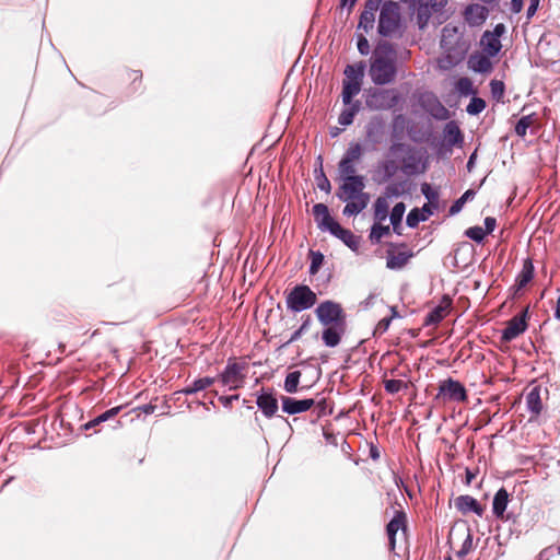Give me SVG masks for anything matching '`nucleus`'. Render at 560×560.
<instances>
[{
    "label": "nucleus",
    "instance_id": "nucleus-63",
    "mask_svg": "<svg viewBox=\"0 0 560 560\" xmlns=\"http://www.w3.org/2000/svg\"><path fill=\"white\" fill-rule=\"evenodd\" d=\"M438 112L431 113V115L439 120H445L448 118V110L435 98Z\"/></svg>",
    "mask_w": 560,
    "mask_h": 560
},
{
    "label": "nucleus",
    "instance_id": "nucleus-45",
    "mask_svg": "<svg viewBox=\"0 0 560 560\" xmlns=\"http://www.w3.org/2000/svg\"><path fill=\"white\" fill-rule=\"evenodd\" d=\"M308 256L311 259V262L308 266V273L311 276H315L319 271V269L322 268V266L324 264L325 255L320 250L310 249Z\"/></svg>",
    "mask_w": 560,
    "mask_h": 560
},
{
    "label": "nucleus",
    "instance_id": "nucleus-7",
    "mask_svg": "<svg viewBox=\"0 0 560 560\" xmlns=\"http://www.w3.org/2000/svg\"><path fill=\"white\" fill-rule=\"evenodd\" d=\"M386 120L382 115L372 116L364 126L365 144L369 151H375L386 135Z\"/></svg>",
    "mask_w": 560,
    "mask_h": 560
},
{
    "label": "nucleus",
    "instance_id": "nucleus-49",
    "mask_svg": "<svg viewBox=\"0 0 560 560\" xmlns=\"http://www.w3.org/2000/svg\"><path fill=\"white\" fill-rule=\"evenodd\" d=\"M464 235L474 241L477 244H482L487 237L482 228L479 225H474L465 230Z\"/></svg>",
    "mask_w": 560,
    "mask_h": 560
},
{
    "label": "nucleus",
    "instance_id": "nucleus-1",
    "mask_svg": "<svg viewBox=\"0 0 560 560\" xmlns=\"http://www.w3.org/2000/svg\"><path fill=\"white\" fill-rule=\"evenodd\" d=\"M315 315L319 324L324 326L323 343L328 348L339 346L347 329V314L341 304L332 300H325L315 308Z\"/></svg>",
    "mask_w": 560,
    "mask_h": 560
},
{
    "label": "nucleus",
    "instance_id": "nucleus-55",
    "mask_svg": "<svg viewBox=\"0 0 560 560\" xmlns=\"http://www.w3.org/2000/svg\"><path fill=\"white\" fill-rule=\"evenodd\" d=\"M404 195V190L399 189V185L396 182H390L384 189V196L386 199L399 198Z\"/></svg>",
    "mask_w": 560,
    "mask_h": 560
},
{
    "label": "nucleus",
    "instance_id": "nucleus-42",
    "mask_svg": "<svg viewBox=\"0 0 560 560\" xmlns=\"http://www.w3.org/2000/svg\"><path fill=\"white\" fill-rule=\"evenodd\" d=\"M390 229L388 225H383L381 222H374L371 226L369 238L372 244L381 243L384 236L389 235Z\"/></svg>",
    "mask_w": 560,
    "mask_h": 560
},
{
    "label": "nucleus",
    "instance_id": "nucleus-24",
    "mask_svg": "<svg viewBox=\"0 0 560 560\" xmlns=\"http://www.w3.org/2000/svg\"><path fill=\"white\" fill-rule=\"evenodd\" d=\"M434 212V210L424 205L421 208L415 207L407 214L406 225L409 229H416L421 222L429 220Z\"/></svg>",
    "mask_w": 560,
    "mask_h": 560
},
{
    "label": "nucleus",
    "instance_id": "nucleus-47",
    "mask_svg": "<svg viewBox=\"0 0 560 560\" xmlns=\"http://www.w3.org/2000/svg\"><path fill=\"white\" fill-rule=\"evenodd\" d=\"M314 178L316 186L319 190L329 194L331 191V184L327 178L324 168H314Z\"/></svg>",
    "mask_w": 560,
    "mask_h": 560
},
{
    "label": "nucleus",
    "instance_id": "nucleus-39",
    "mask_svg": "<svg viewBox=\"0 0 560 560\" xmlns=\"http://www.w3.org/2000/svg\"><path fill=\"white\" fill-rule=\"evenodd\" d=\"M338 173L340 180L350 179L353 177H363L362 175L357 174L355 163L341 159L338 163Z\"/></svg>",
    "mask_w": 560,
    "mask_h": 560
},
{
    "label": "nucleus",
    "instance_id": "nucleus-33",
    "mask_svg": "<svg viewBox=\"0 0 560 560\" xmlns=\"http://www.w3.org/2000/svg\"><path fill=\"white\" fill-rule=\"evenodd\" d=\"M406 117L402 114L395 115L390 124L392 141H401L406 128Z\"/></svg>",
    "mask_w": 560,
    "mask_h": 560
},
{
    "label": "nucleus",
    "instance_id": "nucleus-29",
    "mask_svg": "<svg viewBox=\"0 0 560 560\" xmlns=\"http://www.w3.org/2000/svg\"><path fill=\"white\" fill-rule=\"evenodd\" d=\"M421 194L427 199L424 206L430 209L438 211L440 207V192L436 188H433L429 183H422L420 185Z\"/></svg>",
    "mask_w": 560,
    "mask_h": 560
},
{
    "label": "nucleus",
    "instance_id": "nucleus-15",
    "mask_svg": "<svg viewBox=\"0 0 560 560\" xmlns=\"http://www.w3.org/2000/svg\"><path fill=\"white\" fill-rule=\"evenodd\" d=\"M399 529L402 532L407 530V515L402 510H396L386 525V535L390 550H395L396 536Z\"/></svg>",
    "mask_w": 560,
    "mask_h": 560
},
{
    "label": "nucleus",
    "instance_id": "nucleus-58",
    "mask_svg": "<svg viewBox=\"0 0 560 560\" xmlns=\"http://www.w3.org/2000/svg\"><path fill=\"white\" fill-rule=\"evenodd\" d=\"M390 324H392L390 318H387V317L382 318L375 326L373 336H376V335L381 336V335L385 334L388 330Z\"/></svg>",
    "mask_w": 560,
    "mask_h": 560
},
{
    "label": "nucleus",
    "instance_id": "nucleus-22",
    "mask_svg": "<svg viewBox=\"0 0 560 560\" xmlns=\"http://www.w3.org/2000/svg\"><path fill=\"white\" fill-rule=\"evenodd\" d=\"M489 10L486 5L472 3L464 10V16L470 26H478L487 20Z\"/></svg>",
    "mask_w": 560,
    "mask_h": 560
},
{
    "label": "nucleus",
    "instance_id": "nucleus-57",
    "mask_svg": "<svg viewBox=\"0 0 560 560\" xmlns=\"http://www.w3.org/2000/svg\"><path fill=\"white\" fill-rule=\"evenodd\" d=\"M472 548V535L470 532H468L466 538L464 539L462 546H460V549L457 551V557L458 558H464L466 557L469 551L471 550Z\"/></svg>",
    "mask_w": 560,
    "mask_h": 560
},
{
    "label": "nucleus",
    "instance_id": "nucleus-60",
    "mask_svg": "<svg viewBox=\"0 0 560 560\" xmlns=\"http://www.w3.org/2000/svg\"><path fill=\"white\" fill-rule=\"evenodd\" d=\"M315 409L317 411V417H323L331 413V410H328L327 400L322 398L319 401H315Z\"/></svg>",
    "mask_w": 560,
    "mask_h": 560
},
{
    "label": "nucleus",
    "instance_id": "nucleus-16",
    "mask_svg": "<svg viewBox=\"0 0 560 560\" xmlns=\"http://www.w3.org/2000/svg\"><path fill=\"white\" fill-rule=\"evenodd\" d=\"M314 406L315 399L313 398L296 399L290 396H281L282 412L290 416L305 412Z\"/></svg>",
    "mask_w": 560,
    "mask_h": 560
},
{
    "label": "nucleus",
    "instance_id": "nucleus-59",
    "mask_svg": "<svg viewBox=\"0 0 560 560\" xmlns=\"http://www.w3.org/2000/svg\"><path fill=\"white\" fill-rule=\"evenodd\" d=\"M497 228V219L494 217H486L485 220H483V232L486 233V235H490L493 233V231L495 230Z\"/></svg>",
    "mask_w": 560,
    "mask_h": 560
},
{
    "label": "nucleus",
    "instance_id": "nucleus-35",
    "mask_svg": "<svg viewBox=\"0 0 560 560\" xmlns=\"http://www.w3.org/2000/svg\"><path fill=\"white\" fill-rule=\"evenodd\" d=\"M375 222H383L389 217V205L386 197H377L373 203Z\"/></svg>",
    "mask_w": 560,
    "mask_h": 560
},
{
    "label": "nucleus",
    "instance_id": "nucleus-17",
    "mask_svg": "<svg viewBox=\"0 0 560 560\" xmlns=\"http://www.w3.org/2000/svg\"><path fill=\"white\" fill-rule=\"evenodd\" d=\"M453 300L448 294H443L440 303L434 306L424 317L423 326H436L445 316V312L452 307Z\"/></svg>",
    "mask_w": 560,
    "mask_h": 560
},
{
    "label": "nucleus",
    "instance_id": "nucleus-44",
    "mask_svg": "<svg viewBox=\"0 0 560 560\" xmlns=\"http://www.w3.org/2000/svg\"><path fill=\"white\" fill-rule=\"evenodd\" d=\"M418 4L419 5H418L417 20H418L419 28L422 30L428 24V21L431 18L433 11L431 10V7L429 5L428 0H419Z\"/></svg>",
    "mask_w": 560,
    "mask_h": 560
},
{
    "label": "nucleus",
    "instance_id": "nucleus-62",
    "mask_svg": "<svg viewBox=\"0 0 560 560\" xmlns=\"http://www.w3.org/2000/svg\"><path fill=\"white\" fill-rule=\"evenodd\" d=\"M506 27L503 23H498L494 25L492 31H485L486 36L493 35L501 39V37L505 34Z\"/></svg>",
    "mask_w": 560,
    "mask_h": 560
},
{
    "label": "nucleus",
    "instance_id": "nucleus-51",
    "mask_svg": "<svg viewBox=\"0 0 560 560\" xmlns=\"http://www.w3.org/2000/svg\"><path fill=\"white\" fill-rule=\"evenodd\" d=\"M408 387L407 383L401 380L389 378L384 381V389L387 394L394 395L400 392L401 389H406Z\"/></svg>",
    "mask_w": 560,
    "mask_h": 560
},
{
    "label": "nucleus",
    "instance_id": "nucleus-32",
    "mask_svg": "<svg viewBox=\"0 0 560 560\" xmlns=\"http://www.w3.org/2000/svg\"><path fill=\"white\" fill-rule=\"evenodd\" d=\"M480 44L485 47L486 54L490 57H497L502 49L501 39L493 35H488L483 33L481 35Z\"/></svg>",
    "mask_w": 560,
    "mask_h": 560
},
{
    "label": "nucleus",
    "instance_id": "nucleus-18",
    "mask_svg": "<svg viewBox=\"0 0 560 560\" xmlns=\"http://www.w3.org/2000/svg\"><path fill=\"white\" fill-rule=\"evenodd\" d=\"M244 369L245 363L235 362L232 358H230L223 371L219 373L218 380L222 383V385H230L233 381L243 382L244 375L242 372Z\"/></svg>",
    "mask_w": 560,
    "mask_h": 560
},
{
    "label": "nucleus",
    "instance_id": "nucleus-12",
    "mask_svg": "<svg viewBox=\"0 0 560 560\" xmlns=\"http://www.w3.org/2000/svg\"><path fill=\"white\" fill-rule=\"evenodd\" d=\"M312 212L317 225V229L322 232H328L330 235L340 224L329 212V208L325 203H315L312 208Z\"/></svg>",
    "mask_w": 560,
    "mask_h": 560
},
{
    "label": "nucleus",
    "instance_id": "nucleus-4",
    "mask_svg": "<svg viewBox=\"0 0 560 560\" xmlns=\"http://www.w3.org/2000/svg\"><path fill=\"white\" fill-rule=\"evenodd\" d=\"M365 106L370 110H388L400 101V95L395 89L369 88L364 91Z\"/></svg>",
    "mask_w": 560,
    "mask_h": 560
},
{
    "label": "nucleus",
    "instance_id": "nucleus-27",
    "mask_svg": "<svg viewBox=\"0 0 560 560\" xmlns=\"http://www.w3.org/2000/svg\"><path fill=\"white\" fill-rule=\"evenodd\" d=\"M366 69V65L364 61H358L353 65H347L343 71L345 79L343 81L348 82H359L363 84L364 72Z\"/></svg>",
    "mask_w": 560,
    "mask_h": 560
},
{
    "label": "nucleus",
    "instance_id": "nucleus-10",
    "mask_svg": "<svg viewBox=\"0 0 560 560\" xmlns=\"http://www.w3.org/2000/svg\"><path fill=\"white\" fill-rule=\"evenodd\" d=\"M443 397L456 402L466 401L468 398L466 387L457 380L448 377L439 385L436 398Z\"/></svg>",
    "mask_w": 560,
    "mask_h": 560
},
{
    "label": "nucleus",
    "instance_id": "nucleus-61",
    "mask_svg": "<svg viewBox=\"0 0 560 560\" xmlns=\"http://www.w3.org/2000/svg\"><path fill=\"white\" fill-rule=\"evenodd\" d=\"M238 399H240L238 394L228 395V396L226 395L219 396V401L226 409H230L232 407L233 401L238 400Z\"/></svg>",
    "mask_w": 560,
    "mask_h": 560
},
{
    "label": "nucleus",
    "instance_id": "nucleus-23",
    "mask_svg": "<svg viewBox=\"0 0 560 560\" xmlns=\"http://www.w3.org/2000/svg\"><path fill=\"white\" fill-rule=\"evenodd\" d=\"M490 56L480 52L472 54L468 59V67L476 73L488 74L492 71L493 65Z\"/></svg>",
    "mask_w": 560,
    "mask_h": 560
},
{
    "label": "nucleus",
    "instance_id": "nucleus-38",
    "mask_svg": "<svg viewBox=\"0 0 560 560\" xmlns=\"http://www.w3.org/2000/svg\"><path fill=\"white\" fill-rule=\"evenodd\" d=\"M302 373L299 370L289 372L283 382V389L288 394H295L299 392V384Z\"/></svg>",
    "mask_w": 560,
    "mask_h": 560
},
{
    "label": "nucleus",
    "instance_id": "nucleus-11",
    "mask_svg": "<svg viewBox=\"0 0 560 560\" xmlns=\"http://www.w3.org/2000/svg\"><path fill=\"white\" fill-rule=\"evenodd\" d=\"M398 172H401V167L397 158L386 154V158L377 163V168L372 179L374 183L381 185L390 182Z\"/></svg>",
    "mask_w": 560,
    "mask_h": 560
},
{
    "label": "nucleus",
    "instance_id": "nucleus-43",
    "mask_svg": "<svg viewBox=\"0 0 560 560\" xmlns=\"http://www.w3.org/2000/svg\"><path fill=\"white\" fill-rule=\"evenodd\" d=\"M535 118H536L535 113L522 116L515 124V127H514L515 135L520 138H524L527 133L528 128L534 122Z\"/></svg>",
    "mask_w": 560,
    "mask_h": 560
},
{
    "label": "nucleus",
    "instance_id": "nucleus-34",
    "mask_svg": "<svg viewBox=\"0 0 560 560\" xmlns=\"http://www.w3.org/2000/svg\"><path fill=\"white\" fill-rule=\"evenodd\" d=\"M476 194L477 191L475 189H467L459 198L452 202L448 209V215L453 217L459 213L464 208L465 203L471 201L475 198Z\"/></svg>",
    "mask_w": 560,
    "mask_h": 560
},
{
    "label": "nucleus",
    "instance_id": "nucleus-14",
    "mask_svg": "<svg viewBox=\"0 0 560 560\" xmlns=\"http://www.w3.org/2000/svg\"><path fill=\"white\" fill-rule=\"evenodd\" d=\"M342 183L339 185L336 197L340 201H347L354 199V196L364 190L365 188V179L364 177H353L350 179L341 180Z\"/></svg>",
    "mask_w": 560,
    "mask_h": 560
},
{
    "label": "nucleus",
    "instance_id": "nucleus-20",
    "mask_svg": "<svg viewBox=\"0 0 560 560\" xmlns=\"http://www.w3.org/2000/svg\"><path fill=\"white\" fill-rule=\"evenodd\" d=\"M443 135L446 142L445 151H452V148L462 147L464 143V133L455 120L445 124Z\"/></svg>",
    "mask_w": 560,
    "mask_h": 560
},
{
    "label": "nucleus",
    "instance_id": "nucleus-56",
    "mask_svg": "<svg viewBox=\"0 0 560 560\" xmlns=\"http://www.w3.org/2000/svg\"><path fill=\"white\" fill-rule=\"evenodd\" d=\"M355 115H353V112L349 110L347 107H345L338 117V124L348 127L353 124Z\"/></svg>",
    "mask_w": 560,
    "mask_h": 560
},
{
    "label": "nucleus",
    "instance_id": "nucleus-64",
    "mask_svg": "<svg viewBox=\"0 0 560 560\" xmlns=\"http://www.w3.org/2000/svg\"><path fill=\"white\" fill-rule=\"evenodd\" d=\"M383 4V0H365L363 11H370L373 13L377 11Z\"/></svg>",
    "mask_w": 560,
    "mask_h": 560
},
{
    "label": "nucleus",
    "instance_id": "nucleus-36",
    "mask_svg": "<svg viewBox=\"0 0 560 560\" xmlns=\"http://www.w3.org/2000/svg\"><path fill=\"white\" fill-rule=\"evenodd\" d=\"M395 52L394 45L390 42L381 39L375 46L374 58L395 59Z\"/></svg>",
    "mask_w": 560,
    "mask_h": 560
},
{
    "label": "nucleus",
    "instance_id": "nucleus-5",
    "mask_svg": "<svg viewBox=\"0 0 560 560\" xmlns=\"http://www.w3.org/2000/svg\"><path fill=\"white\" fill-rule=\"evenodd\" d=\"M317 302L315 292L306 284H296L285 296L287 308L292 313H301L312 308Z\"/></svg>",
    "mask_w": 560,
    "mask_h": 560
},
{
    "label": "nucleus",
    "instance_id": "nucleus-9",
    "mask_svg": "<svg viewBox=\"0 0 560 560\" xmlns=\"http://www.w3.org/2000/svg\"><path fill=\"white\" fill-rule=\"evenodd\" d=\"M256 406L261 413L270 419L276 416L279 404L273 387H261L256 394Z\"/></svg>",
    "mask_w": 560,
    "mask_h": 560
},
{
    "label": "nucleus",
    "instance_id": "nucleus-6",
    "mask_svg": "<svg viewBox=\"0 0 560 560\" xmlns=\"http://www.w3.org/2000/svg\"><path fill=\"white\" fill-rule=\"evenodd\" d=\"M370 77L376 86H383L395 81L397 67L395 59L373 58L370 63Z\"/></svg>",
    "mask_w": 560,
    "mask_h": 560
},
{
    "label": "nucleus",
    "instance_id": "nucleus-40",
    "mask_svg": "<svg viewBox=\"0 0 560 560\" xmlns=\"http://www.w3.org/2000/svg\"><path fill=\"white\" fill-rule=\"evenodd\" d=\"M364 148L360 142L352 141L349 143L346 152L343 153L341 160L355 163L359 161L363 154Z\"/></svg>",
    "mask_w": 560,
    "mask_h": 560
},
{
    "label": "nucleus",
    "instance_id": "nucleus-3",
    "mask_svg": "<svg viewBox=\"0 0 560 560\" xmlns=\"http://www.w3.org/2000/svg\"><path fill=\"white\" fill-rule=\"evenodd\" d=\"M398 32L402 33V21L398 2L393 0L384 1L377 23V33L382 37H393Z\"/></svg>",
    "mask_w": 560,
    "mask_h": 560
},
{
    "label": "nucleus",
    "instance_id": "nucleus-30",
    "mask_svg": "<svg viewBox=\"0 0 560 560\" xmlns=\"http://www.w3.org/2000/svg\"><path fill=\"white\" fill-rule=\"evenodd\" d=\"M121 409H122V406H116V407H113L110 409H107L106 411H104L101 415L96 416L92 420H90L86 423L82 424L81 429L84 430V431H88V430H90L92 428H95V427L100 425L101 423L106 422V421L113 419L114 417H116L120 412Z\"/></svg>",
    "mask_w": 560,
    "mask_h": 560
},
{
    "label": "nucleus",
    "instance_id": "nucleus-41",
    "mask_svg": "<svg viewBox=\"0 0 560 560\" xmlns=\"http://www.w3.org/2000/svg\"><path fill=\"white\" fill-rule=\"evenodd\" d=\"M455 89L458 95L463 97L472 96L477 94L472 81L467 77L458 79V81L455 84Z\"/></svg>",
    "mask_w": 560,
    "mask_h": 560
},
{
    "label": "nucleus",
    "instance_id": "nucleus-26",
    "mask_svg": "<svg viewBox=\"0 0 560 560\" xmlns=\"http://www.w3.org/2000/svg\"><path fill=\"white\" fill-rule=\"evenodd\" d=\"M331 235L340 240L352 252H358L360 246V237L354 235L350 230L345 229L339 224L331 233Z\"/></svg>",
    "mask_w": 560,
    "mask_h": 560
},
{
    "label": "nucleus",
    "instance_id": "nucleus-48",
    "mask_svg": "<svg viewBox=\"0 0 560 560\" xmlns=\"http://www.w3.org/2000/svg\"><path fill=\"white\" fill-rule=\"evenodd\" d=\"M374 22L375 15L373 13H370V11H362L357 30H363L364 33H369L373 28Z\"/></svg>",
    "mask_w": 560,
    "mask_h": 560
},
{
    "label": "nucleus",
    "instance_id": "nucleus-19",
    "mask_svg": "<svg viewBox=\"0 0 560 560\" xmlns=\"http://www.w3.org/2000/svg\"><path fill=\"white\" fill-rule=\"evenodd\" d=\"M535 277V267L533 260L528 257L524 260L521 271L516 275L514 284L510 288L514 295L526 288Z\"/></svg>",
    "mask_w": 560,
    "mask_h": 560
},
{
    "label": "nucleus",
    "instance_id": "nucleus-2",
    "mask_svg": "<svg viewBox=\"0 0 560 560\" xmlns=\"http://www.w3.org/2000/svg\"><path fill=\"white\" fill-rule=\"evenodd\" d=\"M387 155L397 158L401 173L407 177L424 174L429 166L427 156L420 153L416 147L402 141H392L387 149Z\"/></svg>",
    "mask_w": 560,
    "mask_h": 560
},
{
    "label": "nucleus",
    "instance_id": "nucleus-8",
    "mask_svg": "<svg viewBox=\"0 0 560 560\" xmlns=\"http://www.w3.org/2000/svg\"><path fill=\"white\" fill-rule=\"evenodd\" d=\"M528 318L529 307L527 306L506 322L505 328L501 330V341L508 343L524 334L528 328Z\"/></svg>",
    "mask_w": 560,
    "mask_h": 560
},
{
    "label": "nucleus",
    "instance_id": "nucleus-53",
    "mask_svg": "<svg viewBox=\"0 0 560 560\" xmlns=\"http://www.w3.org/2000/svg\"><path fill=\"white\" fill-rule=\"evenodd\" d=\"M347 205L343 207L342 214L345 217H357L363 211L361 206L354 199L345 201Z\"/></svg>",
    "mask_w": 560,
    "mask_h": 560
},
{
    "label": "nucleus",
    "instance_id": "nucleus-31",
    "mask_svg": "<svg viewBox=\"0 0 560 560\" xmlns=\"http://www.w3.org/2000/svg\"><path fill=\"white\" fill-rule=\"evenodd\" d=\"M540 386L533 387L526 396V408L527 410L538 416L542 410V401L540 397Z\"/></svg>",
    "mask_w": 560,
    "mask_h": 560
},
{
    "label": "nucleus",
    "instance_id": "nucleus-37",
    "mask_svg": "<svg viewBox=\"0 0 560 560\" xmlns=\"http://www.w3.org/2000/svg\"><path fill=\"white\" fill-rule=\"evenodd\" d=\"M362 89V84L359 82H348L342 81V91H341V100L343 104L350 103L352 98H354Z\"/></svg>",
    "mask_w": 560,
    "mask_h": 560
},
{
    "label": "nucleus",
    "instance_id": "nucleus-50",
    "mask_svg": "<svg viewBox=\"0 0 560 560\" xmlns=\"http://www.w3.org/2000/svg\"><path fill=\"white\" fill-rule=\"evenodd\" d=\"M491 96L495 102H501L505 93V84L503 81L493 79L490 81Z\"/></svg>",
    "mask_w": 560,
    "mask_h": 560
},
{
    "label": "nucleus",
    "instance_id": "nucleus-28",
    "mask_svg": "<svg viewBox=\"0 0 560 560\" xmlns=\"http://www.w3.org/2000/svg\"><path fill=\"white\" fill-rule=\"evenodd\" d=\"M405 211H406V205L402 201H400V202H397L393 207V209L389 213V220H390V224L393 226V232L398 236H400L402 234L401 222H402Z\"/></svg>",
    "mask_w": 560,
    "mask_h": 560
},
{
    "label": "nucleus",
    "instance_id": "nucleus-25",
    "mask_svg": "<svg viewBox=\"0 0 560 560\" xmlns=\"http://www.w3.org/2000/svg\"><path fill=\"white\" fill-rule=\"evenodd\" d=\"M510 502V493L504 487H501L493 497L492 500V514L497 518H503L506 508Z\"/></svg>",
    "mask_w": 560,
    "mask_h": 560
},
{
    "label": "nucleus",
    "instance_id": "nucleus-13",
    "mask_svg": "<svg viewBox=\"0 0 560 560\" xmlns=\"http://www.w3.org/2000/svg\"><path fill=\"white\" fill-rule=\"evenodd\" d=\"M389 249H387L386 256V267L390 270L401 269L411 257H413V253L411 250H404L396 253L393 249L396 248H407L406 243H389Z\"/></svg>",
    "mask_w": 560,
    "mask_h": 560
},
{
    "label": "nucleus",
    "instance_id": "nucleus-52",
    "mask_svg": "<svg viewBox=\"0 0 560 560\" xmlns=\"http://www.w3.org/2000/svg\"><path fill=\"white\" fill-rule=\"evenodd\" d=\"M202 390H205V388L202 386V383H201L200 378H196L191 383H189L185 387H183L182 389L175 392L174 394L175 395L182 394V395H185V396H191V395H196V394H198L199 392H202Z\"/></svg>",
    "mask_w": 560,
    "mask_h": 560
},
{
    "label": "nucleus",
    "instance_id": "nucleus-21",
    "mask_svg": "<svg viewBox=\"0 0 560 560\" xmlns=\"http://www.w3.org/2000/svg\"><path fill=\"white\" fill-rule=\"evenodd\" d=\"M455 506L463 514L474 513L481 517L485 513V509L481 503L476 498L468 494L457 497L455 500Z\"/></svg>",
    "mask_w": 560,
    "mask_h": 560
},
{
    "label": "nucleus",
    "instance_id": "nucleus-54",
    "mask_svg": "<svg viewBox=\"0 0 560 560\" xmlns=\"http://www.w3.org/2000/svg\"><path fill=\"white\" fill-rule=\"evenodd\" d=\"M357 48L360 55L368 56L371 51L370 43L364 34L355 33Z\"/></svg>",
    "mask_w": 560,
    "mask_h": 560
},
{
    "label": "nucleus",
    "instance_id": "nucleus-46",
    "mask_svg": "<svg viewBox=\"0 0 560 560\" xmlns=\"http://www.w3.org/2000/svg\"><path fill=\"white\" fill-rule=\"evenodd\" d=\"M486 106V101L475 94L471 96L470 102L466 107V112L470 116H478L485 110Z\"/></svg>",
    "mask_w": 560,
    "mask_h": 560
}]
</instances>
